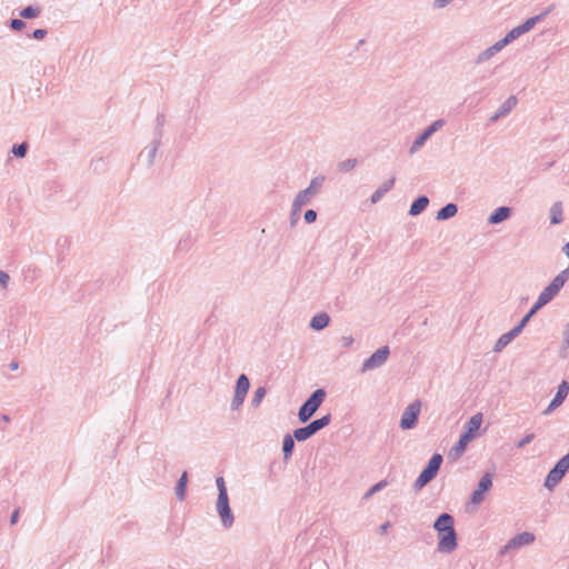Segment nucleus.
Wrapping results in <instances>:
<instances>
[{
  "label": "nucleus",
  "instance_id": "obj_1",
  "mask_svg": "<svg viewBox=\"0 0 569 569\" xmlns=\"http://www.w3.org/2000/svg\"><path fill=\"white\" fill-rule=\"evenodd\" d=\"M216 485L218 488L216 510L220 517L223 528L229 529L234 523V516L230 507L228 490L223 477H217Z\"/></svg>",
  "mask_w": 569,
  "mask_h": 569
},
{
  "label": "nucleus",
  "instance_id": "obj_2",
  "mask_svg": "<svg viewBox=\"0 0 569 569\" xmlns=\"http://www.w3.org/2000/svg\"><path fill=\"white\" fill-rule=\"evenodd\" d=\"M325 180V176H317L311 179L310 184L306 189L297 193L292 202L291 218L298 214L301 211L302 207L306 206L310 201V199L319 192ZM293 222L295 221H292V223Z\"/></svg>",
  "mask_w": 569,
  "mask_h": 569
},
{
  "label": "nucleus",
  "instance_id": "obj_3",
  "mask_svg": "<svg viewBox=\"0 0 569 569\" xmlns=\"http://www.w3.org/2000/svg\"><path fill=\"white\" fill-rule=\"evenodd\" d=\"M326 390L322 388L316 389L301 405L298 411L299 421L302 423L308 422L317 410L321 407L326 399Z\"/></svg>",
  "mask_w": 569,
  "mask_h": 569
},
{
  "label": "nucleus",
  "instance_id": "obj_4",
  "mask_svg": "<svg viewBox=\"0 0 569 569\" xmlns=\"http://www.w3.org/2000/svg\"><path fill=\"white\" fill-rule=\"evenodd\" d=\"M553 8L555 4H551L540 14L528 18L525 22L512 28L509 32H507L501 40L506 46H508L523 33L530 31L538 22L542 21L553 10Z\"/></svg>",
  "mask_w": 569,
  "mask_h": 569
},
{
  "label": "nucleus",
  "instance_id": "obj_5",
  "mask_svg": "<svg viewBox=\"0 0 569 569\" xmlns=\"http://www.w3.org/2000/svg\"><path fill=\"white\" fill-rule=\"evenodd\" d=\"M443 462V458L440 453H433L429 459L426 467L419 473L418 478L413 482L415 490H421L426 487L431 480H433Z\"/></svg>",
  "mask_w": 569,
  "mask_h": 569
},
{
  "label": "nucleus",
  "instance_id": "obj_6",
  "mask_svg": "<svg viewBox=\"0 0 569 569\" xmlns=\"http://www.w3.org/2000/svg\"><path fill=\"white\" fill-rule=\"evenodd\" d=\"M331 422V415L327 413L321 418L310 421L308 425L293 430V437L297 441L302 442L311 438L318 431L327 427Z\"/></svg>",
  "mask_w": 569,
  "mask_h": 569
},
{
  "label": "nucleus",
  "instance_id": "obj_7",
  "mask_svg": "<svg viewBox=\"0 0 569 569\" xmlns=\"http://www.w3.org/2000/svg\"><path fill=\"white\" fill-rule=\"evenodd\" d=\"M569 469V452L560 458L548 472L543 486L548 490H553L562 480Z\"/></svg>",
  "mask_w": 569,
  "mask_h": 569
},
{
  "label": "nucleus",
  "instance_id": "obj_8",
  "mask_svg": "<svg viewBox=\"0 0 569 569\" xmlns=\"http://www.w3.org/2000/svg\"><path fill=\"white\" fill-rule=\"evenodd\" d=\"M569 280V267L560 271L549 284L540 292V296L550 302Z\"/></svg>",
  "mask_w": 569,
  "mask_h": 569
},
{
  "label": "nucleus",
  "instance_id": "obj_9",
  "mask_svg": "<svg viewBox=\"0 0 569 569\" xmlns=\"http://www.w3.org/2000/svg\"><path fill=\"white\" fill-rule=\"evenodd\" d=\"M420 409L421 403L419 400H415L406 407L399 423L402 430H410L416 427L419 419Z\"/></svg>",
  "mask_w": 569,
  "mask_h": 569
},
{
  "label": "nucleus",
  "instance_id": "obj_10",
  "mask_svg": "<svg viewBox=\"0 0 569 569\" xmlns=\"http://www.w3.org/2000/svg\"><path fill=\"white\" fill-rule=\"evenodd\" d=\"M390 355V349L388 346H382L378 350H376L369 358H367L361 367V372L375 370L380 368L387 361Z\"/></svg>",
  "mask_w": 569,
  "mask_h": 569
},
{
  "label": "nucleus",
  "instance_id": "obj_11",
  "mask_svg": "<svg viewBox=\"0 0 569 569\" xmlns=\"http://www.w3.org/2000/svg\"><path fill=\"white\" fill-rule=\"evenodd\" d=\"M443 119H438L433 121L430 126H428L412 142L411 147L409 148V153L413 154L416 153L425 143L426 141L439 129H441L445 126Z\"/></svg>",
  "mask_w": 569,
  "mask_h": 569
},
{
  "label": "nucleus",
  "instance_id": "obj_12",
  "mask_svg": "<svg viewBox=\"0 0 569 569\" xmlns=\"http://www.w3.org/2000/svg\"><path fill=\"white\" fill-rule=\"evenodd\" d=\"M536 537L532 532L523 531L512 537L499 551L500 556H506L510 550L529 546L535 541Z\"/></svg>",
  "mask_w": 569,
  "mask_h": 569
},
{
  "label": "nucleus",
  "instance_id": "obj_13",
  "mask_svg": "<svg viewBox=\"0 0 569 569\" xmlns=\"http://www.w3.org/2000/svg\"><path fill=\"white\" fill-rule=\"evenodd\" d=\"M438 545L437 550L443 553H451L458 547L457 542V532L455 527H451L450 530H445V532L438 533Z\"/></svg>",
  "mask_w": 569,
  "mask_h": 569
},
{
  "label": "nucleus",
  "instance_id": "obj_14",
  "mask_svg": "<svg viewBox=\"0 0 569 569\" xmlns=\"http://www.w3.org/2000/svg\"><path fill=\"white\" fill-rule=\"evenodd\" d=\"M492 487V475L490 472H486L479 480L476 490L470 496V502L475 505H479L485 500L486 493Z\"/></svg>",
  "mask_w": 569,
  "mask_h": 569
},
{
  "label": "nucleus",
  "instance_id": "obj_15",
  "mask_svg": "<svg viewBox=\"0 0 569 569\" xmlns=\"http://www.w3.org/2000/svg\"><path fill=\"white\" fill-rule=\"evenodd\" d=\"M569 393V383L563 380L557 388V392L553 396L552 400L548 405V407L542 411L545 416L550 415L553 410H556L561 403L565 401Z\"/></svg>",
  "mask_w": 569,
  "mask_h": 569
},
{
  "label": "nucleus",
  "instance_id": "obj_16",
  "mask_svg": "<svg viewBox=\"0 0 569 569\" xmlns=\"http://www.w3.org/2000/svg\"><path fill=\"white\" fill-rule=\"evenodd\" d=\"M483 421L482 413L473 415L463 426L461 435L467 436L469 439H475Z\"/></svg>",
  "mask_w": 569,
  "mask_h": 569
},
{
  "label": "nucleus",
  "instance_id": "obj_17",
  "mask_svg": "<svg viewBox=\"0 0 569 569\" xmlns=\"http://www.w3.org/2000/svg\"><path fill=\"white\" fill-rule=\"evenodd\" d=\"M517 102L518 99L516 96L508 97L497 109V111L490 117L489 121L493 123L500 118L506 117L517 106Z\"/></svg>",
  "mask_w": 569,
  "mask_h": 569
},
{
  "label": "nucleus",
  "instance_id": "obj_18",
  "mask_svg": "<svg viewBox=\"0 0 569 569\" xmlns=\"http://www.w3.org/2000/svg\"><path fill=\"white\" fill-rule=\"evenodd\" d=\"M506 47V44L503 43V41L500 39L499 41H497L496 43H493L492 46H490L489 48H487L486 50L481 51L477 58L475 59V63L476 64H482L485 63L486 61L490 60L492 57H495L498 52H500L503 48Z\"/></svg>",
  "mask_w": 569,
  "mask_h": 569
},
{
  "label": "nucleus",
  "instance_id": "obj_19",
  "mask_svg": "<svg viewBox=\"0 0 569 569\" xmlns=\"http://www.w3.org/2000/svg\"><path fill=\"white\" fill-rule=\"evenodd\" d=\"M522 332V329L520 326L513 327L510 331L501 335L499 339L497 340L493 351L500 352L502 349H505L516 337H518Z\"/></svg>",
  "mask_w": 569,
  "mask_h": 569
},
{
  "label": "nucleus",
  "instance_id": "obj_20",
  "mask_svg": "<svg viewBox=\"0 0 569 569\" xmlns=\"http://www.w3.org/2000/svg\"><path fill=\"white\" fill-rule=\"evenodd\" d=\"M160 144L161 139L153 138L151 143L140 153V158L146 160L148 167L153 164Z\"/></svg>",
  "mask_w": 569,
  "mask_h": 569
},
{
  "label": "nucleus",
  "instance_id": "obj_21",
  "mask_svg": "<svg viewBox=\"0 0 569 569\" xmlns=\"http://www.w3.org/2000/svg\"><path fill=\"white\" fill-rule=\"evenodd\" d=\"M512 209L507 206H501L495 209L488 217V223L498 224L510 218Z\"/></svg>",
  "mask_w": 569,
  "mask_h": 569
},
{
  "label": "nucleus",
  "instance_id": "obj_22",
  "mask_svg": "<svg viewBox=\"0 0 569 569\" xmlns=\"http://www.w3.org/2000/svg\"><path fill=\"white\" fill-rule=\"evenodd\" d=\"M451 527H455V519L447 512L440 513L433 522V529L438 533L445 532V530H450Z\"/></svg>",
  "mask_w": 569,
  "mask_h": 569
},
{
  "label": "nucleus",
  "instance_id": "obj_23",
  "mask_svg": "<svg viewBox=\"0 0 569 569\" xmlns=\"http://www.w3.org/2000/svg\"><path fill=\"white\" fill-rule=\"evenodd\" d=\"M395 182H396V178L395 177H391L389 180H387L386 182H383L370 197V201L372 203H377L381 200V198L388 192L390 191L393 186H395Z\"/></svg>",
  "mask_w": 569,
  "mask_h": 569
},
{
  "label": "nucleus",
  "instance_id": "obj_24",
  "mask_svg": "<svg viewBox=\"0 0 569 569\" xmlns=\"http://www.w3.org/2000/svg\"><path fill=\"white\" fill-rule=\"evenodd\" d=\"M428 204L429 198L427 196H419L412 201L409 208V214L412 217L419 216L427 209Z\"/></svg>",
  "mask_w": 569,
  "mask_h": 569
},
{
  "label": "nucleus",
  "instance_id": "obj_25",
  "mask_svg": "<svg viewBox=\"0 0 569 569\" xmlns=\"http://www.w3.org/2000/svg\"><path fill=\"white\" fill-rule=\"evenodd\" d=\"M471 441L472 439L467 438V436L460 435L458 441L449 451V458H459L465 452L468 443Z\"/></svg>",
  "mask_w": 569,
  "mask_h": 569
},
{
  "label": "nucleus",
  "instance_id": "obj_26",
  "mask_svg": "<svg viewBox=\"0 0 569 569\" xmlns=\"http://www.w3.org/2000/svg\"><path fill=\"white\" fill-rule=\"evenodd\" d=\"M457 212L458 206L453 202H449L437 211L436 219L439 221H445L455 217Z\"/></svg>",
  "mask_w": 569,
  "mask_h": 569
},
{
  "label": "nucleus",
  "instance_id": "obj_27",
  "mask_svg": "<svg viewBox=\"0 0 569 569\" xmlns=\"http://www.w3.org/2000/svg\"><path fill=\"white\" fill-rule=\"evenodd\" d=\"M330 322V317L326 312L315 315L309 323V327L316 331L325 329Z\"/></svg>",
  "mask_w": 569,
  "mask_h": 569
},
{
  "label": "nucleus",
  "instance_id": "obj_28",
  "mask_svg": "<svg viewBox=\"0 0 569 569\" xmlns=\"http://www.w3.org/2000/svg\"><path fill=\"white\" fill-rule=\"evenodd\" d=\"M563 210L561 201H556L549 210V219L551 224H559L563 219Z\"/></svg>",
  "mask_w": 569,
  "mask_h": 569
},
{
  "label": "nucleus",
  "instance_id": "obj_29",
  "mask_svg": "<svg viewBox=\"0 0 569 569\" xmlns=\"http://www.w3.org/2000/svg\"><path fill=\"white\" fill-rule=\"evenodd\" d=\"M188 483V473L183 471L176 483V497L179 501L184 500Z\"/></svg>",
  "mask_w": 569,
  "mask_h": 569
},
{
  "label": "nucleus",
  "instance_id": "obj_30",
  "mask_svg": "<svg viewBox=\"0 0 569 569\" xmlns=\"http://www.w3.org/2000/svg\"><path fill=\"white\" fill-rule=\"evenodd\" d=\"M249 388H250L249 378L244 373H241L236 381L234 393H237L239 396L247 397Z\"/></svg>",
  "mask_w": 569,
  "mask_h": 569
},
{
  "label": "nucleus",
  "instance_id": "obj_31",
  "mask_svg": "<svg viewBox=\"0 0 569 569\" xmlns=\"http://www.w3.org/2000/svg\"><path fill=\"white\" fill-rule=\"evenodd\" d=\"M295 440H296V438L293 437V435L291 436L288 433L283 437L282 452H283L284 460H288L291 458L293 449H295Z\"/></svg>",
  "mask_w": 569,
  "mask_h": 569
},
{
  "label": "nucleus",
  "instance_id": "obj_32",
  "mask_svg": "<svg viewBox=\"0 0 569 569\" xmlns=\"http://www.w3.org/2000/svg\"><path fill=\"white\" fill-rule=\"evenodd\" d=\"M41 13V8L39 6H28L20 10L19 16L22 19H34Z\"/></svg>",
  "mask_w": 569,
  "mask_h": 569
},
{
  "label": "nucleus",
  "instance_id": "obj_33",
  "mask_svg": "<svg viewBox=\"0 0 569 569\" xmlns=\"http://www.w3.org/2000/svg\"><path fill=\"white\" fill-rule=\"evenodd\" d=\"M569 353V322L566 325L562 332V345L560 349V357L566 358Z\"/></svg>",
  "mask_w": 569,
  "mask_h": 569
},
{
  "label": "nucleus",
  "instance_id": "obj_34",
  "mask_svg": "<svg viewBox=\"0 0 569 569\" xmlns=\"http://www.w3.org/2000/svg\"><path fill=\"white\" fill-rule=\"evenodd\" d=\"M266 393H267V390L264 387L257 388L253 393V397L251 399V406L253 408H258L261 405Z\"/></svg>",
  "mask_w": 569,
  "mask_h": 569
},
{
  "label": "nucleus",
  "instance_id": "obj_35",
  "mask_svg": "<svg viewBox=\"0 0 569 569\" xmlns=\"http://www.w3.org/2000/svg\"><path fill=\"white\" fill-rule=\"evenodd\" d=\"M166 122V117L163 113H158L156 118V129L153 133V138L161 139L162 138V128Z\"/></svg>",
  "mask_w": 569,
  "mask_h": 569
},
{
  "label": "nucleus",
  "instance_id": "obj_36",
  "mask_svg": "<svg viewBox=\"0 0 569 569\" xmlns=\"http://www.w3.org/2000/svg\"><path fill=\"white\" fill-rule=\"evenodd\" d=\"M28 148H29V146L27 142L17 143V144L12 146L11 152L17 158H23V157H26V154L28 152Z\"/></svg>",
  "mask_w": 569,
  "mask_h": 569
},
{
  "label": "nucleus",
  "instance_id": "obj_37",
  "mask_svg": "<svg viewBox=\"0 0 569 569\" xmlns=\"http://www.w3.org/2000/svg\"><path fill=\"white\" fill-rule=\"evenodd\" d=\"M357 164V159H346L338 163V169L340 172H349Z\"/></svg>",
  "mask_w": 569,
  "mask_h": 569
},
{
  "label": "nucleus",
  "instance_id": "obj_38",
  "mask_svg": "<svg viewBox=\"0 0 569 569\" xmlns=\"http://www.w3.org/2000/svg\"><path fill=\"white\" fill-rule=\"evenodd\" d=\"M9 26L13 31H21L26 27V22L22 19L13 18L10 20Z\"/></svg>",
  "mask_w": 569,
  "mask_h": 569
},
{
  "label": "nucleus",
  "instance_id": "obj_39",
  "mask_svg": "<svg viewBox=\"0 0 569 569\" xmlns=\"http://www.w3.org/2000/svg\"><path fill=\"white\" fill-rule=\"evenodd\" d=\"M244 399L246 397L234 393L231 401V410H238L243 405Z\"/></svg>",
  "mask_w": 569,
  "mask_h": 569
},
{
  "label": "nucleus",
  "instance_id": "obj_40",
  "mask_svg": "<svg viewBox=\"0 0 569 569\" xmlns=\"http://www.w3.org/2000/svg\"><path fill=\"white\" fill-rule=\"evenodd\" d=\"M386 486H387V481L386 480H381V481L377 482L376 485H373L369 489V491L366 493V497H370V496L375 495L376 492H378L381 489H383Z\"/></svg>",
  "mask_w": 569,
  "mask_h": 569
},
{
  "label": "nucleus",
  "instance_id": "obj_41",
  "mask_svg": "<svg viewBox=\"0 0 569 569\" xmlns=\"http://www.w3.org/2000/svg\"><path fill=\"white\" fill-rule=\"evenodd\" d=\"M317 216H318V213L316 210L308 209L303 214V219H305L306 223L310 224L317 220Z\"/></svg>",
  "mask_w": 569,
  "mask_h": 569
},
{
  "label": "nucleus",
  "instance_id": "obj_42",
  "mask_svg": "<svg viewBox=\"0 0 569 569\" xmlns=\"http://www.w3.org/2000/svg\"><path fill=\"white\" fill-rule=\"evenodd\" d=\"M549 303L545 298H542L540 295L538 296V299L533 303V306L530 308V310L536 315L539 309H541L543 306Z\"/></svg>",
  "mask_w": 569,
  "mask_h": 569
},
{
  "label": "nucleus",
  "instance_id": "obj_43",
  "mask_svg": "<svg viewBox=\"0 0 569 569\" xmlns=\"http://www.w3.org/2000/svg\"><path fill=\"white\" fill-rule=\"evenodd\" d=\"M47 33L48 31L46 29H36L32 33L28 34V37L36 40H42L46 38Z\"/></svg>",
  "mask_w": 569,
  "mask_h": 569
},
{
  "label": "nucleus",
  "instance_id": "obj_44",
  "mask_svg": "<svg viewBox=\"0 0 569 569\" xmlns=\"http://www.w3.org/2000/svg\"><path fill=\"white\" fill-rule=\"evenodd\" d=\"M9 281H10V276L6 271L0 270V286H1V288L2 289H7Z\"/></svg>",
  "mask_w": 569,
  "mask_h": 569
},
{
  "label": "nucleus",
  "instance_id": "obj_45",
  "mask_svg": "<svg viewBox=\"0 0 569 569\" xmlns=\"http://www.w3.org/2000/svg\"><path fill=\"white\" fill-rule=\"evenodd\" d=\"M535 439L533 433L526 435L518 443L517 448H523L526 445L530 443Z\"/></svg>",
  "mask_w": 569,
  "mask_h": 569
},
{
  "label": "nucleus",
  "instance_id": "obj_46",
  "mask_svg": "<svg viewBox=\"0 0 569 569\" xmlns=\"http://www.w3.org/2000/svg\"><path fill=\"white\" fill-rule=\"evenodd\" d=\"M535 316V313L529 310L523 317L522 319L519 321L518 326H520V328L523 330V328L527 326V323L530 321V319Z\"/></svg>",
  "mask_w": 569,
  "mask_h": 569
},
{
  "label": "nucleus",
  "instance_id": "obj_47",
  "mask_svg": "<svg viewBox=\"0 0 569 569\" xmlns=\"http://www.w3.org/2000/svg\"><path fill=\"white\" fill-rule=\"evenodd\" d=\"M57 246H58L61 250H63V249L68 248V246H69V241H68V239H67V238H59V239L57 240Z\"/></svg>",
  "mask_w": 569,
  "mask_h": 569
},
{
  "label": "nucleus",
  "instance_id": "obj_48",
  "mask_svg": "<svg viewBox=\"0 0 569 569\" xmlns=\"http://www.w3.org/2000/svg\"><path fill=\"white\" fill-rule=\"evenodd\" d=\"M18 519H19V509H16L10 517V523L16 525L18 522Z\"/></svg>",
  "mask_w": 569,
  "mask_h": 569
},
{
  "label": "nucleus",
  "instance_id": "obj_49",
  "mask_svg": "<svg viewBox=\"0 0 569 569\" xmlns=\"http://www.w3.org/2000/svg\"><path fill=\"white\" fill-rule=\"evenodd\" d=\"M390 527V522L387 521L385 523H382L380 527H379V533L380 535H386L388 532V529Z\"/></svg>",
  "mask_w": 569,
  "mask_h": 569
},
{
  "label": "nucleus",
  "instance_id": "obj_50",
  "mask_svg": "<svg viewBox=\"0 0 569 569\" xmlns=\"http://www.w3.org/2000/svg\"><path fill=\"white\" fill-rule=\"evenodd\" d=\"M188 246H189V241L187 239H181L178 243V249L187 250Z\"/></svg>",
  "mask_w": 569,
  "mask_h": 569
},
{
  "label": "nucleus",
  "instance_id": "obj_51",
  "mask_svg": "<svg viewBox=\"0 0 569 569\" xmlns=\"http://www.w3.org/2000/svg\"><path fill=\"white\" fill-rule=\"evenodd\" d=\"M341 14H342L341 12H340V13H338V14L335 17V19L332 20V23H333L335 26H336V24H338V22H339V19H340V16H341Z\"/></svg>",
  "mask_w": 569,
  "mask_h": 569
},
{
  "label": "nucleus",
  "instance_id": "obj_52",
  "mask_svg": "<svg viewBox=\"0 0 569 569\" xmlns=\"http://www.w3.org/2000/svg\"><path fill=\"white\" fill-rule=\"evenodd\" d=\"M10 368H11L12 370H16V369L18 368V362H14V361H13V362H11V363H10Z\"/></svg>",
  "mask_w": 569,
  "mask_h": 569
},
{
  "label": "nucleus",
  "instance_id": "obj_53",
  "mask_svg": "<svg viewBox=\"0 0 569 569\" xmlns=\"http://www.w3.org/2000/svg\"><path fill=\"white\" fill-rule=\"evenodd\" d=\"M553 164H555V161L547 162L545 168L549 169V168L553 167Z\"/></svg>",
  "mask_w": 569,
  "mask_h": 569
},
{
  "label": "nucleus",
  "instance_id": "obj_54",
  "mask_svg": "<svg viewBox=\"0 0 569 569\" xmlns=\"http://www.w3.org/2000/svg\"><path fill=\"white\" fill-rule=\"evenodd\" d=\"M2 420L6 421V422H9L10 421V417L7 416V415H3L2 416Z\"/></svg>",
  "mask_w": 569,
  "mask_h": 569
},
{
  "label": "nucleus",
  "instance_id": "obj_55",
  "mask_svg": "<svg viewBox=\"0 0 569 569\" xmlns=\"http://www.w3.org/2000/svg\"><path fill=\"white\" fill-rule=\"evenodd\" d=\"M363 43H365V40H363V39L359 40V42H358V47H359V46H362Z\"/></svg>",
  "mask_w": 569,
  "mask_h": 569
},
{
  "label": "nucleus",
  "instance_id": "obj_56",
  "mask_svg": "<svg viewBox=\"0 0 569 569\" xmlns=\"http://www.w3.org/2000/svg\"><path fill=\"white\" fill-rule=\"evenodd\" d=\"M353 340L352 338H349V340H346V345L348 346L349 343H351Z\"/></svg>",
  "mask_w": 569,
  "mask_h": 569
},
{
  "label": "nucleus",
  "instance_id": "obj_57",
  "mask_svg": "<svg viewBox=\"0 0 569 569\" xmlns=\"http://www.w3.org/2000/svg\"><path fill=\"white\" fill-rule=\"evenodd\" d=\"M353 340L352 338H349V340H346V345L348 346L349 343H351Z\"/></svg>",
  "mask_w": 569,
  "mask_h": 569
}]
</instances>
